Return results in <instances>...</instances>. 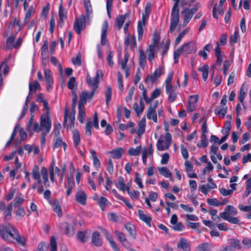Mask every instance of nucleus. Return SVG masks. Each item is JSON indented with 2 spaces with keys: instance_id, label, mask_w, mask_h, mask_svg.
I'll use <instances>...</instances> for the list:
<instances>
[{
  "instance_id": "f257e3e1",
  "label": "nucleus",
  "mask_w": 251,
  "mask_h": 251,
  "mask_svg": "<svg viewBox=\"0 0 251 251\" xmlns=\"http://www.w3.org/2000/svg\"><path fill=\"white\" fill-rule=\"evenodd\" d=\"M196 0H175V2L172 8L171 18H170V31L172 33L176 29L178 23L179 21V9L177 8L178 3L182 7L190 6L191 3L194 2Z\"/></svg>"
},
{
  "instance_id": "f03ea898",
  "label": "nucleus",
  "mask_w": 251,
  "mask_h": 251,
  "mask_svg": "<svg viewBox=\"0 0 251 251\" xmlns=\"http://www.w3.org/2000/svg\"><path fill=\"white\" fill-rule=\"evenodd\" d=\"M197 44L194 41L188 42L174 51V60L175 63L178 62L180 54L187 56L189 54L194 53L197 51Z\"/></svg>"
},
{
  "instance_id": "7ed1b4c3",
  "label": "nucleus",
  "mask_w": 251,
  "mask_h": 251,
  "mask_svg": "<svg viewBox=\"0 0 251 251\" xmlns=\"http://www.w3.org/2000/svg\"><path fill=\"white\" fill-rule=\"evenodd\" d=\"M173 76V72H170L165 81L166 92L168 96V101L170 102H174L177 98V86L176 85L173 86L172 84Z\"/></svg>"
},
{
  "instance_id": "20e7f679",
  "label": "nucleus",
  "mask_w": 251,
  "mask_h": 251,
  "mask_svg": "<svg viewBox=\"0 0 251 251\" xmlns=\"http://www.w3.org/2000/svg\"><path fill=\"white\" fill-rule=\"evenodd\" d=\"M51 127V122L48 115H42L40 118V125L37 122L34 124L33 130L43 134H48Z\"/></svg>"
},
{
  "instance_id": "39448f33",
  "label": "nucleus",
  "mask_w": 251,
  "mask_h": 251,
  "mask_svg": "<svg viewBox=\"0 0 251 251\" xmlns=\"http://www.w3.org/2000/svg\"><path fill=\"white\" fill-rule=\"evenodd\" d=\"M237 210L233 206L227 205L225 207L224 211L220 213V216L231 224H239V220L233 216L237 215Z\"/></svg>"
},
{
  "instance_id": "423d86ee",
  "label": "nucleus",
  "mask_w": 251,
  "mask_h": 251,
  "mask_svg": "<svg viewBox=\"0 0 251 251\" xmlns=\"http://www.w3.org/2000/svg\"><path fill=\"white\" fill-rule=\"evenodd\" d=\"M17 231L16 229L10 225L2 226L0 227V235L5 241L9 242L14 241V237H16Z\"/></svg>"
},
{
  "instance_id": "0eeeda50",
  "label": "nucleus",
  "mask_w": 251,
  "mask_h": 251,
  "mask_svg": "<svg viewBox=\"0 0 251 251\" xmlns=\"http://www.w3.org/2000/svg\"><path fill=\"white\" fill-rule=\"evenodd\" d=\"M172 139L171 134L167 132L164 136H161L157 141L156 147L158 151H164L169 149Z\"/></svg>"
},
{
  "instance_id": "6e6552de",
  "label": "nucleus",
  "mask_w": 251,
  "mask_h": 251,
  "mask_svg": "<svg viewBox=\"0 0 251 251\" xmlns=\"http://www.w3.org/2000/svg\"><path fill=\"white\" fill-rule=\"evenodd\" d=\"M102 75V72L100 70L97 71L96 76L93 78H92L90 75L87 74L86 78L87 82L89 86L93 88V90H95V91L98 87V84L99 83V77Z\"/></svg>"
},
{
  "instance_id": "1a4fd4ad",
  "label": "nucleus",
  "mask_w": 251,
  "mask_h": 251,
  "mask_svg": "<svg viewBox=\"0 0 251 251\" xmlns=\"http://www.w3.org/2000/svg\"><path fill=\"white\" fill-rule=\"evenodd\" d=\"M158 104V101L155 100L153 104L151 105L149 107L147 117L148 119H152L154 123L157 122V113L156 108Z\"/></svg>"
},
{
  "instance_id": "9d476101",
  "label": "nucleus",
  "mask_w": 251,
  "mask_h": 251,
  "mask_svg": "<svg viewBox=\"0 0 251 251\" xmlns=\"http://www.w3.org/2000/svg\"><path fill=\"white\" fill-rule=\"evenodd\" d=\"M44 79L47 84V90L50 92L52 88V85L54 82L52 73L49 69L45 68L44 70Z\"/></svg>"
},
{
  "instance_id": "9b49d317",
  "label": "nucleus",
  "mask_w": 251,
  "mask_h": 251,
  "mask_svg": "<svg viewBox=\"0 0 251 251\" xmlns=\"http://www.w3.org/2000/svg\"><path fill=\"white\" fill-rule=\"evenodd\" d=\"M164 68L163 66H159V67L155 70L153 74L149 75L147 77L146 81H151V82H155L159 77H160L162 74L164 73Z\"/></svg>"
},
{
  "instance_id": "f8f14e48",
  "label": "nucleus",
  "mask_w": 251,
  "mask_h": 251,
  "mask_svg": "<svg viewBox=\"0 0 251 251\" xmlns=\"http://www.w3.org/2000/svg\"><path fill=\"white\" fill-rule=\"evenodd\" d=\"M95 90H93L92 92H89L87 91H84L80 94V101L79 104L85 105L87 101H90L93 97L95 94Z\"/></svg>"
},
{
  "instance_id": "ddd939ff",
  "label": "nucleus",
  "mask_w": 251,
  "mask_h": 251,
  "mask_svg": "<svg viewBox=\"0 0 251 251\" xmlns=\"http://www.w3.org/2000/svg\"><path fill=\"white\" fill-rule=\"evenodd\" d=\"M85 27V17L84 16H81L79 18L76 19L74 23V28L77 33L80 34L81 30Z\"/></svg>"
},
{
  "instance_id": "4468645a",
  "label": "nucleus",
  "mask_w": 251,
  "mask_h": 251,
  "mask_svg": "<svg viewBox=\"0 0 251 251\" xmlns=\"http://www.w3.org/2000/svg\"><path fill=\"white\" fill-rule=\"evenodd\" d=\"M67 11L65 8L63 7V2L61 0L58 11V15L59 17V24L60 27H62L64 24V21L67 19Z\"/></svg>"
},
{
  "instance_id": "2eb2a0df",
  "label": "nucleus",
  "mask_w": 251,
  "mask_h": 251,
  "mask_svg": "<svg viewBox=\"0 0 251 251\" xmlns=\"http://www.w3.org/2000/svg\"><path fill=\"white\" fill-rule=\"evenodd\" d=\"M149 17H147L145 13L143 14L142 21H140L138 23L137 32L138 40H141L143 37L144 27L145 26L146 19Z\"/></svg>"
},
{
  "instance_id": "dca6fc26",
  "label": "nucleus",
  "mask_w": 251,
  "mask_h": 251,
  "mask_svg": "<svg viewBox=\"0 0 251 251\" xmlns=\"http://www.w3.org/2000/svg\"><path fill=\"white\" fill-rule=\"evenodd\" d=\"M149 17H147L145 13L143 14L142 21H140L138 23L137 32L138 40H141L143 37L144 27L145 26L146 19Z\"/></svg>"
},
{
  "instance_id": "f3484780",
  "label": "nucleus",
  "mask_w": 251,
  "mask_h": 251,
  "mask_svg": "<svg viewBox=\"0 0 251 251\" xmlns=\"http://www.w3.org/2000/svg\"><path fill=\"white\" fill-rule=\"evenodd\" d=\"M181 14L183 20L182 26H185L190 22L194 14L193 12H191L190 9L187 7H185L184 9L181 11Z\"/></svg>"
},
{
  "instance_id": "a211bd4d",
  "label": "nucleus",
  "mask_w": 251,
  "mask_h": 251,
  "mask_svg": "<svg viewBox=\"0 0 251 251\" xmlns=\"http://www.w3.org/2000/svg\"><path fill=\"white\" fill-rule=\"evenodd\" d=\"M31 174L33 178L36 181L32 186V188L35 189L36 187V185L40 184L41 182L39 167L37 165H35L32 169Z\"/></svg>"
},
{
  "instance_id": "6ab92c4d",
  "label": "nucleus",
  "mask_w": 251,
  "mask_h": 251,
  "mask_svg": "<svg viewBox=\"0 0 251 251\" xmlns=\"http://www.w3.org/2000/svg\"><path fill=\"white\" fill-rule=\"evenodd\" d=\"M87 196L85 192L82 190L77 191L75 195V201L82 205L86 203Z\"/></svg>"
},
{
  "instance_id": "aec40b11",
  "label": "nucleus",
  "mask_w": 251,
  "mask_h": 251,
  "mask_svg": "<svg viewBox=\"0 0 251 251\" xmlns=\"http://www.w3.org/2000/svg\"><path fill=\"white\" fill-rule=\"evenodd\" d=\"M177 247L183 251H190V246L188 240L184 238H181L177 244Z\"/></svg>"
},
{
  "instance_id": "412c9836",
  "label": "nucleus",
  "mask_w": 251,
  "mask_h": 251,
  "mask_svg": "<svg viewBox=\"0 0 251 251\" xmlns=\"http://www.w3.org/2000/svg\"><path fill=\"white\" fill-rule=\"evenodd\" d=\"M108 26V22L107 21H104L101 28V44L102 45H106L107 42L106 36Z\"/></svg>"
},
{
  "instance_id": "4be33fe9",
  "label": "nucleus",
  "mask_w": 251,
  "mask_h": 251,
  "mask_svg": "<svg viewBox=\"0 0 251 251\" xmlns=\"http://www.w3.org/2000/svg\"><path fill=\"white\" fill-rule=\"evenodd\" d=\"M125 45L126 47H129L131 49L134 48L136 45L135 37L127 35L125 39Z\"/></svg>"
},
{
  "instance_id": "5701e85b",
  "label": "nucleus",
  "mask_w": 251,
  "mask_h": 251,
  "mask_svg": "<svg viewBox=\"0 0 251 251\" xmlns=\"http://www.w3.org/2000/svg\"><path fill=\"white\" fill-rule=\"evenodd\" d=\"M217 187V185L213 182L208 183L206 185H201L200 186V190L204 195H207L208 191L210 189H215Z\"/></svg>"
},
{
  "instance_id": "b1692460",
  "label": "nucleus",
  "mask_w": 251,
  "mask_h": 251,
  "mask_svg": "<svg viewBox=\"0 0 251 251\" xmlns=\"http://www.w3.org/2000/svg\"><path fill=\"white\" fill-rule=\"evenodd\" d=\"M124 152V150L122 148H118L109 151L112 157L115 159H120Z\"/></svg>"
},
{
  "instance_id": "393cba45",
  "label": "nucleus",
  "mask_w": 251,
  "mask_h": 251,
  "mask_svg": "<svg viewBox=\"0 0 251 251\" xmlns=\"http://www.w3.org/2000/svg\"><path fill=\"white\" fill-rule=\"evenodd\" d=\"M93 199L98 202L102 211L105 210V206L109 203L107 199L102 196L100 197L99 198H93Z\"/></svg>"
},
{
  "instance_id": "a878e982",
  "label": "nucleus",
  "mask_w": 251,
  "mask_h": 251,
  "mask_svg": "<svg viewBox=\"0 0 251 251\" xmlns=\"http://www.w3.org/2000/svg\"><path fill=\"white\" fill-rule=\"evenodd\" d=\"M92 242L93 244L97 247H99L102 244V241L100 238V235L99 232H94L92 236Z\"/></svg>"
},
{
  "instance_id": "bb28decb",
  "label": "nucleus",
  "mask_w": 251,
  "mask_h": 251,
  "mask_svg": "<svg viewBox=\"0 0 251 251\" xmlns=\"http://www.w3.org/2000/svg\"><path fill=\"white\" fill-rule=\"evenodd\" d=\"M41 173L44 185L46 187H49L50 185V184L48 179V173L47 169L44 167H42Z\"/></svg>"
},
{
  "instance_id": "cd10ccee",
  "label": "nucleus",
  "mask_w": 251,
  "mask_h": 251,
  "mask_svg": "<svg viewBox=\"0 0 251 251\" xmlns=\"http://www.w3.org/2000/svg\"><path fill=\"white\" fill-rule=\"evenodd\" d=\"M32 93H30V91H29V94L26 98L25 103L23 107V109H22L21 115L19 117V120H20L22 118H23V117L25 115V114L27 112V109H28L27 102L32 98V96H31Z\"/></svg>"
},
{
  "instance_id": "c85d7f7f",
  "label": "nucleus",
  "mask_w": 251,
  "mask_h": 251,
  "mask_svg": "<svg viewBox=\"0 0 251 251\" xmlns=\"http://www.w3.org/2000/svg\"><path fill=\"white\" fill-rule=\"evenodd\" d=\"M86 116L84 105L78 104V119L80 123H83Z\"/></svg>"
},
{
  "instance_id": "c756f323",
  "label": "nucleus",
  "mask_w": 251,
  "mask_h": 251,
  "mask_svg": "<svg viewBox=\"0 0 251 251\" xmlns=\"http://www.w3.org/2000/svg\"><path fill=\"white\" fill-rule=\"evenodd\" d=\"M227 106H218L215 109V113L216 115L220 116L223 118L227 113Z\"/></svg>"
},
{
  "instance_id": "7c9ffc66",
  "label": "nucleus",
  "mask_w": 251,
  "mask_h": 251,
  "mask_svg": "<svg viewBox=\"0 0 251 251\" xmlns=\"http://www.w3.org/2000/svg\"><path fill=\"white\" fill-rule=\"evenodd\" d=\"M127 15V13H125L124 15H120L117 17L116 24V25L118 27L119 29L121 28Z\"/></svg>"
},
{
  "instance_id": "2f4dec72",
  "label": "nucleus",
  "mask_w": 251,
  "mask_h": 251,
  "mask_svg": "<svg viewBox=\"0 0 251 251\" xmlns=\"http://www.w3.org/2000/svg\"><path fill=\"white\" fill-rule=\"evenodd\" d=\"M155 48L154 45H150L148 49L147 50V53H148V59L149 61L151 62L154 58Z\"/></svg>"
},
{
  "instance_id": "473e14b6",
  "label": "nucleus",
  "mask_w": 251,
  "mask_h": 251,
  "mask_svg": "<svg viewBox=\"0 0 251 251\" xmlns=\"http://www.w3.org/2000/svg\"><path fill=\"white\" fill-rule=\"evenodd\" d=\"M158 171L163 176L167 178H170L171 180L172 179V173L167 167H162L159 168H158Z\"/></svg>"
},
{
  "instance_id": "72a5a7b5",
  "label": "nucleus",
  "mask_w": 251,
  "mask_h": 251,
  "mask_svg": "<svg viewBox=\"0 0 251 251\" xmlns=\"http://www.w3.org/2000/svg\"><path fill=\"white\" fill-rule=\"evenodd\" d=\"M138 215L141 220L146 223L147 224H149L150 223L151 218L150 216H148L145 214L143 210L141 209L138 210Z\"/></svg>"
},
{
  "instance_id": "f704fd0d",
  "label": "nucleus",
  "mask_w": 251,
  "mask_h": 251,
  "mask_svg": "<svg viewBox=\"0 0 251 251\" xmlns=\"http://www.w3.org/2000/svg\"><path fill=\"white\" fill-rule=\"evenodd\" d=\"M224 13L223 6L215 4L213 9V16L214 18H218V14L222 15Z\"/></svg>"
},
{
  "instance_id": "c9c22d12",
  "label": "nucleus",
  "mask_w": 251,
  "mask_h": 251,
  "mask_svg": "<svg viewBox=\"0 0 251 251\" xmlns=\"http://www.w3.org/2000/svg\"><path fill=\"white\" fill-rule=\"evenodd\" d=\"M209 67L208 65H204L202 67L198 69V70L202 73V79L204 81H206L208 76Z\"/></svg>"
},
{
  "instance_id": "e433bc0d",
  "label": "nucleus",
  "mask_w": 251,
  "mask_h": 251,
  "mask_svg": "<svg viewBox=\"0 0 251 251\" xmlns=\"http://www.w3.org/2000/svg\"><path fill=\"white\" fill-rule=\"evenodd\" d=\"M228 243L232 247V249H236L238 250H240L241 249V245L240 242L239 240L237 239L233 238L229 239L228 240Z\"/></svg>"
},
{
  "instance_id": "4c0bfd02",
  "label": "nucleus",
  "mask_w": 251,
  "mask_h": 251,
  "mask_svg": "<svg viewBox=\"0 0 251 251\" xmlns=\"http://www.w3.org/2000/svg\"><path fill=\"white\" fill-rule=\"evenodd\" d=\"M68 185L67 186V191L66 195L67 196H69L72 192L73 189L75 186V182L73 180V176L68 178Z\"/></svg>"
},
{
  "instance_id": "58836bf2",
  "label": "nucleus",
  "mask_w": 251,
  "mask_h": 251,
  "mask_svg": "<svg viewBox=\"0 0 251 251\" xmlns=\"http://www.w3.org/2000/svg\"><path fill=\"white\" fill-rule=\"evenodd\" d=\"M146 123V119L145 117H144L141 119L138 125V129L137 131V134L138 135L142 134L145 132Z\"/></svg>"
},
{
  "instance_id": "ea45409f",
  "label": "nucleus",
  "mask_w": 251,
  "mask_h": 251,
  "mask_svg": "<svg viewBox=\"0 0 251 251\" xmlns=\"http://www.w3.org/2000/svg\"><path fill=\"white\" fill-rule=\"evenodd\" d=\"M126 191L131 199L133 201L137 200L140 196V192L138 191L134 190L133 191H131L130 190L129 187L128 186H127L126 187Z\"/></svg>"
},
{
  "instance_id": "a19ab883",
  "label": "nucleus",
  "mask_w": 251,
  "mask_h": 251,
  "mask_svg": "<svg viewBox=\"0 0 251 251\" xmlns=\"http://www.w3.org/2000/svg\"><path fill=\"white\" fill-rule=\"evenodd\" d=\"M208 145L207 139V135L205 134H202L201 136V143L197 144V146L200 148H205Z\"/></svg>"
},
{
  "instance_id": "79ce46f5",
  "label": "nucleus",
  "mask_w": 251,
  "mask_h": 251,
  "mask_svg": "<svg viewBox=\"0 0 251 251\" xmlns=\"http://www.w3.org/2000/svg\"><path fill=\"white\" fill-rule=\"evenodd\" d=\"M40 85L36 80L34 81L32 83H29V91L30 93H34L37 90L40 89Z\"/></svg>"
},
{
  "instance_id": "37998d69",
  "label": "nucleus",
  "mask_w": 251,
  "mask_h": 251,
  "mask_svg": "<svg viewBox=\"0 0 251 251\" xmlns=\"http://www.w3.org/2000/svg\"><path fill=\"white\" fill-rule=\"evenodd\" d=\"M190 28L189 27L186 28L185 29L183 30L182 31H181L177 37H176L175 41V45L176 46L178 45L182 38L185 35V34L189 31Z\"/></svg>"
},
{
  "instance_id": "c03bdc74",
  "label": "nucleus",
  "mask_w": 251,
  "mask_h": 251,
  "mask_svg": "<svg viewBox=\"0 0 251 251\" xmlns=\"http://www.w3.org/2000/svg\"><path fill=\"white\" fill-rule=\"evenodd\" d=\"M212 248L211 246L208 243H203L199 245L196 248L197 251H208Z\"/></svg>"
},
{
  "instance_id": "a18cd8bd",
  "label": "nucleus",
  "mask_w": 251,
  "mask_h": 251,
  "mask_svg": "<svg viewBox=\"0 0 251 251\" xmlns=\"http://www.w3.org/2000/svg\"><path fill=\"white\" fill-rule=\"evenodd\" d=\"M139 64L142 68H144L146 63V55L144 51L142 50L139 51Z\"/></svg>"
},
{
  "instance_id": "49530a36",
  "label": "nucleus",
  "mask_w": 251,
  "mask_h": 251,
  "mask_svg": "<svg viewBox=\"0 0 251 251\" xmlns=\"http://www.w3.org/2000/svg\"><path fill=\"white\" fill-rule=\"evenodd\" d=\"M73 142L75 148H77L80 141V134L78 131L75 130L73 134Z\"/></svg>"
},
{
  "instance_id": "de8ad7c7",
  "label": "nucleus",
  "mask_w": 251,
  "mask_h": 251,
  "mask_svg": "<svg viewBox=\"0 0 251 251\" xmlns=\"http://www.w3.org/2000/svg\"><path fill=\"white\" fill-rule=\"evenodd\" d=\"M141 151V146H139L136 148H130L128 151V153L130 156H137L140 154Z\"/></svg>"
},
{
  "instance_id": "09e8293b",
  "label": "nucleus",
  "mask_w": 251,
  "mask_h": 251,
  "mask_svg": "<svg viewBox=\"0 0 251 251\" xmlns=\"http://www.w3.org/2000/svg\"><path fill=\"white\" fill-rule=\"evenodd\" d=\"M231 125L230 121H226L224 127L222 130V132L224 135H226V136H228L229 131L231 129Z\"/></svg>"
},
{
  "instance_id": "8fccbe9b",
  "label": "nucleus",
  "mask_w": 251,
  "mask_h": 251,
  "mask_svg": "<svg viewBox=\"0 0 251 251\" xmlns=\"http://www.w3.org/2000/svg\"><path fill=\"white\" fill-rule=\"evenodd\" d=\"M12 208V205L9 204L7 207L5 206L4 209H3V212L4 215V219L5 220H9L10 218Z\"/></svg>"
},
{
  "instance_id": "3c124183",
  "label": "nucleus",
  "mask_w": 251,
  "mask_h": 251,
  "mask_svg": "<svg viewBox=\"0 0 251 251\" xmlns=\"http://www.w3.org/2000/svg\"><path fill=\"white\" fill-rule=\"evenodd\" d=\"M74 233V227L70 224H66L65 226V234L69 237H72Z\"/></svg>"
},
{
  "instance_id": "603ef678",
  "label": "nucleus",
  "mask_w": 251,
  "mask_h": 251,
  "mask_svg": "<svg viewBox=\"0 0 251 251\" xmlns=\"http://www.w3.org/2000/svg\"><path fill=\"white\" fill-rule=\"evenodd\" d=\"M15 36L11 35L8 37L6 40V49L10 50L12 49V45L14 43Z\"/></svg>"
},
{
  "instance_id": "864d4df0",
  "label": "nucleus",
  "mask_w": 251,
  "mask_h": 251,
  "mask_svg": "<svg viewBox=\"0 0 251 251\" xmlns=\"http://www.w3.org/2000/svg\"><path fill=\"white\" fill-rule=\"evenodd\" d=\"M52 207L54 211H55L59 216L62 215L61 208L58 201H54L51 204Z\"/></svg>"
},
{
  "instance_id": "5fc2aeb1",
  "label": "nucleus",
  "mask_w": 251,
  "mask_h": 251,
  "mask_svg": "<svg viewBox=\"0 0 251 251\" xmlns=\"http://www.w3.org/2000/svg\"><path fill=\"white\" fill-rule=\"evenodd\" d=\"M109 220L114 222H120L121 220V217L114 213H110L108 215Z\"/></svg>"
},
{
  "instance_id": "6e6d98bb",
  "label": "nucleus",
  "mask_w": 251,
  "mask_h": 251,
  "mask_svg": "<svg viewBox=\"0 0 251 251\" xmlns=\"http://www.w3.org/2000/svg\"><path fill=\"white\" fill-rule=\"evenodd\" d=\"M84 6L86 13L88 16H89L92 13V7L90 0H84Z\"/></svg>"
},
{
  "instance_id": "4d7b16f0",
  "label": "nucleus",
  "mask_w": 251,
  "mask_h": 251,
  "mask_svg": "<svg viewBox=\"0 0 251 251\" xmlns=\"http://www.w3.org/2000/svg\"><path fill=\"white\" fill-rule=\"evenodd\" d=\"M126 230L129 232V234L134 238H135V227L133 225L128 224L125 225Z\"/></svg>"
},
{
  "instance_id": "13d9d810",
  "label": "nucleus",
  "mask_w": 251,
  "mask_h": 251,
  "mask_svg": "<svg viewBox=\"0 0 251 251\" xmlns=\"http://www.w3.org/2000/svg\"><path fill=\"white\" fill-rule=\"evenodd\" d=\"M239 38V31L237 29L235 30L234 34L232 35L229 39V42L230 44H235L237 43L238 39Z\"/></svg>"
},
{
  "instance_id": "bf43d9fd",
  "label": "nucleus",
  "mask_w": 251,
  "mask_h": 251,
  "mask_svg": "<svg viewBox=\"0 0 251 251\" xmlns=\"http://www.w3.org/2000/svg\"><path fill=\"white\" fill-rule=\"evenodd\" d=\"M207 202L208 204L213 206H220L224 204V203H221L216 199H207Z\"/></svg>"
},
{
  "instance_id": "052dcab7",
  "label": "nucleus",
  "mask_w": 251,
  "mask_h": 251,
  "mask_svg": "<svg viewBox=\"0 0 251 251\" xmlns=\"http://www.w3.org/2000/svg\"><path fill=\"white\" fill-rule=\"evenodd\" d=\"M93 125H92V121L91 120H90L88 121L86 126H85V132L86 135L90 136L92 134L91 129L92 128Z\"/></svg>"
},
{
  "instance_id": "680f3d73",
  "label": "nucleus",
  "mask_w": 251,
  "mask_h": 251,
  "mask_svg": "<svg viewBox=\"0 0 251 251\" xmlns=\"http://www.w3.org/2000/svg\"><path fill=\"white\" fill-rule=\"evenodd\" d=\"M15 236L14 237V241H16L18 244L24 246L26 241L25 238L23 236H20L18 232Z\"/></svg>"
},
{
  "instance_id": "e2e57ef3",
  "label": "nucleus",
  "mask_w": 251,
  "mask_h": 251,
  "mask_svg": "<svg viewBox=\"0 0 251 251\" xmlns=\"http://www.w3.org/2000/svg\"><path fill=\"white\" fill-rule=\"evenodd\" d=\"M129 57V53L127 52H126L124 57V60L120 62L119 61V63H120L121 68L123 70H125V69H126V67H127L126 63L128 62Z\"/></svg>"
},
{
  "instance_id": "0e129e2a",
  "label": "nucleus",
  "mask_w": 251,
  "mask_h": 251,
  "mask_svg": "<svg viewBox=\"0 0 251 251\" xmlns=\"http://www.w3.org/2000/svg\"><path fill=\"white\" fill-rule=\"evenodd\" d=\"M112 89L110 86H107L106 91L105 92L106 103L108 105L109 102L111 99Z\"/></svg>"
},
{
  "instance_id": "69168bd1",
  "label": "nucleus",
  "mask_w": 251,
  "mask_h": 251,
  "mask_svg": "<svg viewBox=\"0 0 251 251\" xmlns=\"http://www.w3.org/2000/svg\"><path fill=\"white\" fill-rule=\"evenodd\" d=\"M76 86L75 79V77H71L68 83V87L69 89L73 91H75L74 88Z\"/></svg>"
},
{
  "instance_id": "338daca9",
  "label": "nucleus",
  "mask_w": 251,
  "mask_h": 251,
  "mask_svg": "<svg viewBox=\"0 0 251 251\" xmlns=\"http://www.w3.org/2000/svg\"><path fill=\"white\" fill-rule=\"evenodd\" d=\"M126 187L125 183L124 178L122 177H120L118 181V186L117 188L123 192H125Z\"/></svg>"
},
{
  "instance_id": "774afa93",
  "label": "nucleus",
  "mask_w": 251,
  "mask_h": 251,
  "mask_svg": "<svg viewBox=\"0 0 251 251\" xmlns=\"http://www.w3.org/2000/svg\"><path fill=\"white\" fill-rule=\"evenodd\" d=\"M50 251H57L56 242L54 236L51 237Z\"/></svg>"
}]
</instances>
